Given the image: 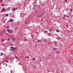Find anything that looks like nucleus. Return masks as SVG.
Segmentation results:
<instances>
[{
	"mask_svg": "<svg viewBox=\"0 0 73 73\" xmlns=\"http://www.w3.org/2000/svg\"><path fill=\"white\" fill-rule=\"evenodd\" d=\"M10 49H11V50L13 52H15V50L16 49V48H14L13 47H10Z\"/></svg>",
	"mask_w": 73,
	"mask_h": 73,
	"instance_id": "obj_1",
	"label": "nucleus"
},
{
	"mask_svg": "<svg viewBox=\"0 0 73 73\" xmlns=\"http://www.w3.org/2000/svg\"><path fill=\"white\" fill-rule=\"evenodd\" d=\"M7 31L9 33H12L13 32V31L11 30L7 29Z\"/></svg>",
	"mask_w": 73,
	"mask_h": 73,
	"instance_id": "obj_2",
	"label": "nucleus"
},
{
	"mask_svg": "<svg viewBox=\"0 0 73 73\" xmlns=\"http://www.w3.org/2000/svg\"><path fill=\"white\" fill-rule=\"evenodd\" d=\"M4 33H5V31L3 30V31L1 32L0 33V35H3V34Z\"/></svg>",
	"mask_w": 73,
	"mask_h": 73,
	"instance_id": "obj_3",
	"label": "nucleus"
},
{
	"mask_svg": "<svg viewBox=\"0 0 73 73\" xmlns=\"http://www.w3.org/2000/svg\"><path fill=\"white\" fill-rule=\"evenodd\" d=\"M17 9V8H14L13 9L12 11L13 12H15V10H16V9Z\"/></svg>",
	"mask_w": 73,
	"mask_h": 73,
	"instance_id": "obj_4",
	"label": "nucleus"
},
{
	"mask_svg": "<svg viewBox=\"0 0 73 73\" xmlns=\"http://www.w3.org/2000/svg\"><path fill=\"white\" fill-rule=\"evenodd\" d=\"M5 11V8H4V7H3L2 8L1 11Z\"/></svg>",
	"mask_w": 73,
	"mask_h": 73,
	"instance_id": "obj_5",
	"label": "nucleus"
},
{
	"mask_svg": "<svg viewBox=\"0 0 73 73\" xmlns=\"http://www.w3.org/2000/svg\"><path fill=\"white\" fill-rule=\"evenodd\" d=\"M10 21L11 23H12L13 22V20L12 19H11L10 20Z\"/></svg>",
	"mask_w": 73,
	"mask_h": 73,
	"instance_id": "obj_6",
	"label": "nucleus"
},
{
	"mask_svg": "<svg viewBox=\"0 0 73 73\" xmlns=\"http://www.w3.org/2000/svg\"><path fill=\"white\" fill-rule=\"evenodd\" d=\"M53 50L54 51L56 50H57V48H53Z\"/></svg>",
	"mask_w": 73,
	"mask_h": 73,
	"instance_id": "obj_7",
	"label": "nucleus"
},
{
	"mask_svg": "<svg viewBox=\"0 0 73 73\" xmlns=\"http://www.w3.org/2000/svg\"><path fill=\"white\" fill-rule=\"evenodd\" d=\"M56 53L57 54H60V52L58 51H57Z\"/></svg>",
	"mask_w": 73,
	"mask_h": 73,
	"instance_id": "obj_8",
	"label": "nucleus"
},
{
	"mask_svg": "<svg viewBox=\"0 0 73 73\" xmlns=\"http://www.w3.org/2000/svg\"><path fill=\"white\" fill-rule=\"evenodd\" d=\"M11 38L13 40V41H15V38L13 37H11Z\"/></svg>",
	"mask_w": 73,
	"mask_h": 73,
	"instance_id": "obj_9",
	"label": "nucleus"
},
{
	"mask_svg": "<svg viewBox=\"0 0 73 73\" xmlns=\"http://www.w3.org/2000/svg\"><path fill=\"white\" fill-rule=\"evenodd\" d=\"M35 60H36V58H33L32 59V60H33V61H35Z\"/></svg>",
	"mask_w": 73,
	"mask_h": 73,
	"instance_id": "obj_10",
	"label": "nucleus"
},
{
	"mask_svg": "<svg viewBox=\"0 0 73 73\" xmlns=\"http://www.w3.org/2000/svg\"><path fill=\"white\" fill-rule=\"evenodd\" d=\"M15 57L16 58V59H17V60H18V58H17V56H16V55H15Z\"/></svg>",
	"mask_w": 73,
	"mask_h": 73,
	"instance_id": "obj_11",
	"label": "nucleus"
},
{
	"mask_svg": "<svg viewBox=\"0 0 73 73\" xmlns=\"http://www.w3.org/2000/svg\"><path fill=\"white\" fill-rule=\"evenodd\" d=\"M37 42H41V40H37Z\"/></svg>",
	"mask_w": 73,
	"mask_h": 73,
	"instance_id": "obj_12",
	"label": "nucleus"
},
{
	"mask_svg": "<svg viewBox=\"0 0 73 73\" xmlns=\"http://www.w3.org/2000/svg\"><path fill=\"white\" fill-rule=\"evenodd\" d=\"M64 2H65V3H67V2H68V0H64Z\"/></svg>",
	"mask_w": 73,
	"mask_h": 73,
	"instance_id": "obj_13",
	"label": "nucleus"
},
{
	"mask_svg": "<svg viewBox=\"0 0 73 73\" xmlns=\"http://www.w3.org/2000/svg\"><path fill=\"white\" fill-rule=\"evenodd\" d=\"M7 28H8V29H9V26H7Z\"/></svg>",
	"mask_w": 73,
	"mask_h": 73,
	"instance_id": "obj_14",
	"label": "nucleus"
},
{
	"mask_svg": "<svg viewBox=\"0 0 73 73\" xmlns=\"http://www.w3.org/2000/svg\"><path fill=\"white\" fill-rule=\"evenodd\" d=\"M70 61H71V60H69V61H68V63H71Z\"/></svg>",
	"mask_w": 73,
	"mask_h": 73,
	"instance_id": "obj_15",
	"label": "nucleus"
},
{
	"mask_svg": "<svg viewBox=\"0 0 73 73\" xmlns=\"http://www.w3.org/2000/svg\"><path fill=\"white\" fill-rule=\"evenodd\" d=\"M63 16H64V17L66 16V17H69V16H68L67 15H64Z\"/></svg>",
	"mask_w": 73,
	"mask_h": 73,
	"instance_id": "obj_16",
	"label": "nucleus"
},
{
	"mask_svg": "<svg viewBox=\"0 0 73 73\" xmlns=\"http://www.w3.org/2000/svg\"><path fill=\"white\" fill-rule=\"evenodd\" d=\"M3 55H4V54H3V53H1V56H3Z\"/></svg>",
	"mask_w": 73,
	"mask_h": 73,
	"instance_id": "obj_17",
	"label": "nucleus"
},
{
	"mask_svg": "<svg viewBox=\"0 0 73 73\" xmlns=\"http://www.w3.org/2000/svg\"><path fill=\"white\" fill-rule=\"evenodd\" d=\"M5 16H7V17H8V14H7Z\"/></svg>",
	"mask_w": 73,
	"mask_h": 73,
	"instance_id": "obj_18",
	"label": "nucleus"
},
{
	"mask_svg": "<svg viewBox=\"0 0 73 73\" xmlns=\"http://www.w3.org/2000/svg\"><path fill=\"white\" fill-rule=\"evenodd\" d=\"M60 38H60V37H58V40H60Z\"/></svg>",
	"mask_w": 73,
	"mask_h": 73,
	"instance_id": "obj_19",
	"label": "nucleus"
},
{
	"mask_svg": "<svg viewBox=\"0 0 73 73\" xmlns=\"http://www.w3.org/2000/svg\"><path fill=\"white\" fill-rule=\"evenodd\" d=\"M13 45V43L11 44L10 45V46H12V45Z\"/></svg>",
	"mask_w": 73,
	"mask_h": 73,
	"instance_id": "obj_20",
	"label": "nucleus"
},
{
	"mask_svg": "<svg viewBox=\"0 0 73 73\" xmlns=\"http://www.w3.org/2000/svg\"><path fill=\"white\" fill-rule=\"evenodd\" d=\"M7 40H8V41H9V40H10V39L8 38L7 39Z\"/></svg>",
	"mask_w": 73,
	"mask_h": 73,
	"instance_id": "obj_21",
	"label": "nucleus"
},
{
	"mask_svg": "<svg viewBox=\"0 0 73 73\" xmlns=\"http://www.w3.org/2000/svg\"><path fill=\"white\" fill-rule=\"evenodd\" d=\"M50 35H51V33H50L48 34V36H50Z\"/></svg>",
	"mask_w": 73,
	"mask_h": 73,
	"instance_id": "obj_22",
	"label": "nucleus"
},
{
	"mask_svg": "<svg viewBox=\"0 0 73 73\" xmlns=\"http://www.w3.org/2000/svg\"><path fill=\"white\" fill-rule=\"evenodd\" d=\"M56 32H57L58 33V32H59V31H58V30H57V31H56Z\"/></svg>",
	"mask_w": 73,
	"mask_h": 73,
	"instance_id": "obj_23",
	"label": "nucleus"
},
{
	"mask_svg": "<svg viewBox=\"0 0 73 73\" xmlns=\"http://www.w3.org/2000/svg\"><path fill=\"white\" fill-rule=\"evenodd\" d=\"M45 32H46V33H48V31H46Z\"/></svg>",
	"mask_w": 73,
	"mask_h": 73,
	"instance_id": "obj_24",
	"label": "nucleus"
},
{
	"mask_svg": "<svg viewBox=\"0 0 73 73\" xmlns=\"http://www.w3.org/2000/svg\"><path fill=\"white\" fill-rule=\"evenodd\" d=\"M24 41H27V39H25V40H24Z\"/></svg>",
	"mask_w": 73,
	"mask_h": 73,
	"instance_id": "obj_25",
	"label": "nucleus"
},
{
	"mask_svg": "<svg viewBox=\"0 0 73 73\" xmlns=\"http://www.w3.org/2000/svg\"><path fill=\"white\" fill-rule=\"evenodd\" d=\"M3 41H4V39H3L2 40V42H3Z\"/></svg>",
	"mask_w": 73,
	"mask_h": 73,
	"instance_id": "obj_26",
	"label": "nucleus"
},
{
	"mask_svg": "<svg viewBox=\"0 0 73 73\" xmlns=\"http://www.w3.org/2000/svg\"><path fill=\"white\" fill-rule=\"evenodd\" d=\"M6 62H8V63L9 62V61H7Z\"/></svg>",
	"mask_w": 73,
	"mask_h": 73,
	"instance_id": "obj_27",
	"label": "nucleus"
},
{
	"mask_svg": "<svg viewBox=\"0 0 73 73\" xmlns=\"http://www.w3.org/2000/svg\"><path fill=\"white\" fill-rule=\"evenodd\" d=\"M27 58H29V56H27Z\"/></svg>",
	"mask_w": 73,
	"mask_h": 73,
	"instance_id": "obj_28",
	"label": "nucleus"
},
{
	"mask_svg": "<svg viewBox=\"0 0 73 73\" xmlns=\"http://www.w3.org/2000/svg\"><path fill=\"white\" fill-rule=\"evenodd\" d=\"M52 31V29H50L49 30L50 31Z\"/></svg>",
	"mask_w": 73,
	"mask_h": 73,
	"instance_id": "obj_29",
	"label": "nucleus"
},
{
	"mask_svg": "<svg viewBox=\"0 0 73 73\" xmlns=\"http://www.w3.org/2000/svg\"><path fill=\"white\" fill-rule=\"evenodd\" d=\"M20 57H22V56L20 55Z\"/></svg>",
	"mask_w": 73,
	"mask_h": 73,
	"instance_id": "obj_30",
	"label": "nucleus"
},
{
	"mask_svg": "<svg viewBox=\"0 0 73 73\" xmlns=\"http://www.w3.org/2000/svg\"><path fill=\"white\" fill-rule=\"evenodd\" d=\"M41 17H42V15H40Z\"/></svg>",
	"mask_w": 73,
	"mask_h": 73,
	"instance_id": "obj_31",
	"label": "nucleus"
},
{
	"mask_svg": "<svg viewBox=\"0 0 73 73\" xmlns=\"http://www.w3.org/2000/svg\"><path fill=\"white\" fill-rule=\"evenodd\" d=\"M70 11H73V10H72V9H70Z\"/></svg>",
	"mask_w": 73,
	"mask_h": 73,
	"instance_id": "obj_32",
	"label": "nucleus"
},
{
	"mask_svg": "<svg viewBox=\"0 0 73 73\" xmlns=\"http://www.w3.org/2000/svg\"><path fill=\"white\" fill-rule=\"evenodd\" d=\"M29 24V23H30V22H28Z\"/></svg>",
	"mask_w": 73,
	"mask_h": 73,
	"instance_id": "obj_33",
	"label": "nucleus"
},
{
	"mask_svg": "<svg viewBox=\"0 0 73 73\" xmlns=\"http://www.w3.org/2000/svg\"><path fill=\"white\" fill-rule=\"evenodd\" d=\"M44 41H46V39H45Z\"/></svg>",
	"mask_w": 73,
	"mask_h": 73,
	"instance_id": "obj_34",
	"label": "nucleus"
},
{
	"mask_svg": "<svg viewBox=\"0 0 73 73\" xmlns=\"http://www.w3.org/2000/svg\"><path fill=\"white\" fill-rule=\"evenodd\" d=\"M19 65H21V64L20 63H19Z\"/></svg>",
	"mask_w": 73,
	"mask_h": 73,
	"instance_id": "obj_35",
	"label": "nucleus"
},
{
	"mask_svg": "<svg viewBox=\"0 0 73 73\" xmlns=\"http://www.w3.org/2000/svg\"><path fill=\"white\" fill-rule=\"evenodd\" d=\"M25 58H27V56H25Z\"/></svg>",
	"mask_w": 73,
	"mask_h": 73,
	"instance_id": "obj_36",
	"label": "nucleus"
},
{
	"mask_svg": "<svg viewBox=\"0 0 73 73\" xmlns=\"http://www.w3.org/2000/svg\"><path fill=\"white\" fill-rule=\"evenodd\" d=\"M18 5H20V4H18Z\"/></svg>",
	"mask_w": 73,
	"mask_h": 73,
	"instance_id": "obj_37",
	"label": "nucleus"
},
{
	"mask_svg": "<svg viewBox=\"0 0 73 73\" xmlns=\"http://www.w3.org/2000/svg\"><path fill=\"white\" fill-rule=\"evenodd\" d=\"M11 73H13V71H11Z\"/></svg>",
	"mask_w": 73,
	"mask_h": 73,
	"instance_id": "obj_38",
	"label": "nucleus"
},
{
	"mask_svg": "<svg viewBox=\"0 0 73 73\" xmlns=\"http://www.w3.org/2000/svg\"><path fill=\"white\" fill-rule=\"evenodd\" d=\"M41 21H42V19L41 20Z\"/></svg>",
	"mask_w": 73,
	"mask_h": 73,
	"instance_id": "obj_39",
	"label": "nucleus"
},
{
	"mask_svg": "<svg viewBox=\"0 0 73 73\" xmlns=\"http://www.w3.org/2000/svg\"><path fill=\"white\" fill-rule=\"evenodd\" d=\"M35 46H37V45L36 44H35Z\"/></svg>",
	"mask_w": 73,
	"mask_h": 73,
	"instance_id": "obj_40",
	"label": "nucleus"
},
{
	"mask_svg": "<svg viewBox=\"0 0 73 73\" xmlns=\"http://www.w3.org/2000/svg\"><path fill=\"white\" fill-rule=\"evenodd\" d=\"M6 64V66H7V64Z\"/></svg>",
	"mask_w": 73,
	"mask_h": 73,
	"instance_id": "obj_41",
	"label": "nucleus"
},
{
	"mask_svg": "<svg viewBox=\"0 0 73 73\" xmlns=\"http://www.w3.org/2000/svg\"><path fill=\"white\" fill-rule=\"evenodd\" d=\"M26 24H27V22H26Z\"/></svg>",
	"mask_w": 73,
	"mask_h": 73,
	"instance_id": "obj_42",
	"label": "nucleus"
},
{
	"mask_svg": "<svg viewBox=\"0 0 73 73\" xmlns=\"http://www.w3.org/2000/svg\"><path fill=\"white\" fill-rule=\"evenodd\" d=\"M12 36H11V37H12Z\"/></svg>",
	"mask_w": 73,
	"mask_h": 73,
	"instance_id": "obj_43",
	"label": "nucleus"
},
{
	"mask_svg": "<svg viewBox=\"0 0 73 73\" xmlns=\"http://www.w3.org/2000/svg\"><path fill=\"white\" fill-rule=\"evenodd\" d=\"M22 13V14H23V13Z\"/></svg>",
	"mask_w": 73,
	"mask_h": 73,
	"instance_id": "obj_44",
	"label": "nucleus"
},
{
	"mask_svg": "<svg viewBox=\"0 0 73 73\" xmlns=\"http://www.w3.org/2000/svg\"><path fill=\"white\" fill-rule=\"evenodd\" d=\"M21 14H22L21 13H20V15H21Z\"/></svg>",
	"mask_w": 73,
	"mask_h": 73,
	"instance_id": "obj_45",
	"label": "nucleus"
},
{
	"mask_svg": "<svg viewBox=\"0 0 73 73\" xmlns=\"http://www.w3.org/2000/svg\"><path fill=\"white\" fill-rule=\"evenodd\" d=\"M14 72H15V70H14Z\"/></svg>",
	"mask_w": 73,
	"mask_h": 73,
	"instance_id": "obj_46",
	"label": "nucleus"
},
{
	"mask_svg": "<svg viewBox=\"0 0 73 73\" xmlns=\"http://www.w3.org/2000/svg\"><path fill=\"white\" fill-rule=\"evenodd\" d=\"M29 0V1H31V0Z\"/></svg>",
	"mask_w": 73,
	"mask_h": 73,
	"instance_id": "obj_47",
	"label": "nucleus"
},
{
	"mask_svg": "<svg viewBox=\"0 0 73 73\" xmlns=\"http://www.w3.org/2000/svg\"><path fill=\"white\" fill-rule=\"evenodd\" d=\"M38 17H40V16H38Z\"/></svg>",
	"mask_w": 73,
	"mask_h": 73,
	"instance_id": "obj_48",
	"label": "nucleus"
},
{
	"mask_svg": "<svg viewBox=\"0 0 73 73\" xmlns=\"http://www.w3.org/2000/svg\"><path fill=\"white\" fill-rule=\"evenodd\" d=\"M38 17H40V16H38Z\"/></svg>",
	"mask_w": 73,
	"mask_h": 73,
	"instance_id": "obj_49",
	"label": "nucleus"
}]
</instances>
